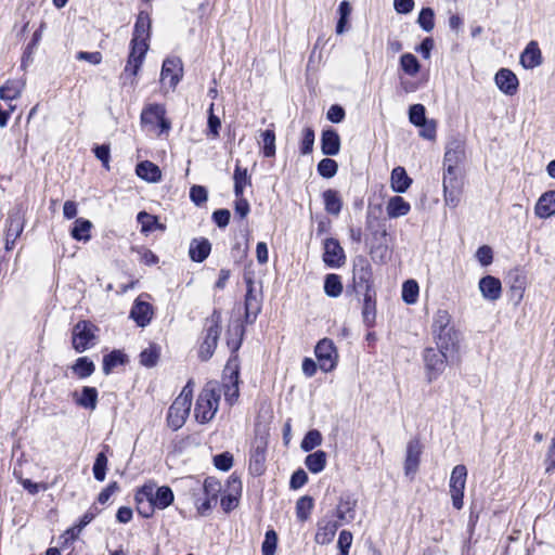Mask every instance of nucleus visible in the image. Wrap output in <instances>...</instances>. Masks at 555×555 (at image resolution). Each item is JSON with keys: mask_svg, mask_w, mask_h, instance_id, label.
Wrapping results in <instances>:
<instances>
[{"mask_svg": "<svg viewBox=\"0 0 555 555\" xmlns=\"http://www.w3.org/2000/svg\"><path fill=\"white\" fill-rule=\"evenodd\" d=\"M141 496L151 500L158 509L167 508L175 499L172 490L167 486L155 489L154 486L145 485L141 488Z\"/></svg>", "mask_w": 555, "mask_h": 555, "instance_id": "9b49d317", "label": "nucleus"}, {"mask_svg": "<svg viewBox=\"0 0 555 555\" xmlns=\"http://www.w3.org/2000/svg\"><path fill=\"white\" fill-rule=\"evenodd\" d=\"M203 490L207 498H211L217 503V493L220 491V483L215 480H205Z\"/></svg>", "mask_w": 555, "mask_h": 555, "instance_id": "774afa93", "label": "nucleus"}, {"mask_svg": "<svg viewBox=\"0 0 555 555\" xmlns=\"http://www.w3.org/2000/svg\"><path fill=\"white\" fill-rule=\"evenodd\" d=\"M478 288L488 301H496L502 296V283L493 275H486L479 280Z\"/></svg>", "mask_w": 555, "mask_h": 555, "instance_id": "dca6fc26", "label": "nucleus"}, {"mask_svg": "<svg viewBox=\"0 0 555 555\" xmlns=\"http://www.w3.org/2000/svg\"><path fill=\"white\" fill-rule=\"evenodd\" d=\"M358 500L353 494H345L340 498L337 508L336 516L343 522H350L356 517V507Z\"/></svg>", "mask_w": 555, "mask_h": 555, "instance_id": "6ab92c4d", "label": "nucleus"}, {"mask_svg": "<svg viewBox=\"0 0 555 555\" xmlns=\"http://www.w3.org/2000/svg\"><path fill=\"white\" fill-rule=\"evenodd\" d=\"M400 65L405 74L411 76L416 74V57L413 54H403L400 59Z\"/></svg>", "mask_w": 555, "mask_h": 555, "instance_id": "bf43d9fd", "label": "nucleus"}, {"mask_svg": "<svg viewBox=\"0 0 555 555\" xmlns=\"http://www.w3.org/2000/svg\"><path fill=\"white\" fill-rule=\"evenodd\" d=\"M391 188L395 192L403 193L412 183V179L406 175L403 167H396L391 172Z\"/></svg>", "mask_w": 555, "mask_h": 555, "instance_id": "473e14b6", "label": "nucleus"}, {"mask_svg": "<svg viewBox=\"0 0 555 555\" xmlns=\"http://www.w3.org/2000/svg\"><path fill=\"white\" fill-rule=\"evenodd\" d=\"M72 370L79 378H87L93 374L95 366L87 357H80L76 360Z\"/></svg>", "mask_w": 555, "mask_h": 555, "instance_id": "58836bf2", "label": "nucleus"}, {"mask_svg": "<svg viewBox=\"0 0 555 555\" xmlns=\"http://www.w3.org/2000/svg\"><path fill=\"white\" fill-rule=\"evenodd\" d=\"M308 481L307 473L299 468L291 477L289 486L292 489H299L304 487Z\"/></svg>", "mask_w": 555, "mask_h": 555, "instance_id": "69168bd1", "label": "nucleus"}, {"mask_svg": "<svg viewBox=\"0 0 555 555\" xmlns=\"http://www.w3.org/2000/svg\"><path fill=\"white\" fill-rule=\"evenodd\" d=\"M425 373L428 382L436 379L444 371L447 363L453 362L457 358L449 357L438 348H427L424 351Z\"/></svg>", "mask_w": 555, "mask_h": 555, "instance_id": "423d86ee", "label": "nucleus"}, {"mask_svg": "<svg viewBox=\"0 0 555 555\" xmlns=\"http://www.w3.org/2000/svg\"><path fill=\"white\" fill-rule=\"evenodd\" d=\"M465 159V143L460 138L451 139L446 146L444 176L462 177L461 164Z\"/></svg>", "mask_w": 555, "mask_h": 555, "instance_id": "20e7f679", "label": "nucleus"}, {"mask_svg": "<svg viewBox=\"0 0 555 555\" xmlns=\"http://www.w3.org/2000/svg\"><path fill=\"white\" fill-rule=\"evenodd\" d=\"M463 188L462 177L443 176V192L446 204L450 207H456L461 199Z\"/></svg>", "mask_w": 555, "mask_h": 555, "instance_id": "2eb2a0df", "label": "nucleus"}, {"mask_svg": "<svg viewBox=\"0 0 555 555\" xmlns=\"http://www.w3.org/2000/svg\"><path fill=\"white\" fill-rule=\"evenodd\" d=\"M496 87L505 94L513 95L518 89V78L508 68H501L494 77Z\"/></svg>", "mask_w": 555, "mask_h": 555, "instance_id": "a211bd4d", "label": "nucleus"}, {"mask_svg": "<svg viewBox=\"0 0 555 555\" xmlns=\"http://www.w3.org/2000/svg\"><path fill=\"white\" fill-rule=\"evenodd\" d=\"M520 64L533 69L542 64V53L537 41H530L520 54Z\"/></svg>", "mask_w": 555, "mask_h": 555, "instance_id": "aec40b11", "label": "nucleus"}, {"mask_svg": "<svg viewBox=\"0 0 555 555\" xmlns=\"http://www.w3.org/2000/svg\"><path fill=\"white\" fill-rule=\"evenodd\" d=\"M138 221L141 223L142 232L153 231L158 225L157 218L145 211L138 214Z\"/></svg>", "mask_w": 555, "mask_h": 555, "instance_id": "4d7b16f0", "label": "nucleus"}, {"mask_svg": "<svg viewBox=\"0 0 555 555\" xmlns=\"http://www.w3.org/2000/svg\"><path fill=\"white\" fill-rule=\"evenodd\" d=\"M338 169L337 163L332 158H323L318 164V172L324 178H332L336 175Z\"/></svg>", "mask_w": 555, "mask_h": 555, "instance_id": "8fccbe9b", "label": "nucleus"}, {"mask_svg": "<svg viewBox=\"0 0 555 555\" xmlns=\"http://www.w3.org/2000/svg\"><path fill=\"white\" fill-rule=\"evenodd\" d=\"M98 401V391L93 387L85 386L80 398L76 400L77 404L82 408L94 410Z\"/></svg>", "mask_w": 555, "mask_h": 555, "instance_id": "a19ab883", "label": "nucleus"}, {"mask_svg": "<svg viewBox=\"0 0 555 555\" xmlns=\"http://www.w3.org/2000/svg\"><path fill=\"white\" fill-rule=\"evenodd\" d=\"M337 529L338 524H336L335 521H320L318 524V530L314 538L315 542L321 545L328 544L334 539Z\"/></svg>", "mask_w": 555, "mask_h": 555, "instance_id": "c85d7f7f", "label": "nucleus"}, {"mask_svg": "<svg viewBox=\"0 0 555 555\" xmlns=\"http://www.w3.org/2000/svg\"><path fill=\"white\" fill-rule=\"evenodd\" d=\"M182 77V62L179 57H168L164 61L160 79L169 87L176 88Z\"/></svg>", "mask_w": 555, "mask_h": 555, "instance_id": "ddd939ff", "label": "nucleus"}, {"mask_svg": "<svg viewBox=\"0 0 555 555\" xmlns=\"http://www.w3.org/2000/svg\"><path fill=\"white\" fill-rule=\"evenodd\" d=\"M92 224L89 220L86 219H77L74 223V228L72 229V236L77 241H89L90 240V230Z\"/></svg>", "mask_w": 555, "mask_h": 555, "instance_id": "ea45409f", "label": "nucleus"}, {"mask_svg": "<svg viewBox=\"0 0 555 555\" xmlns=\"http://www.w3.org/2000/svg\"><path fill=\"white\" fill-rule=\"evenodd\" d=\"M220 127V118L214 114V103H211L208 109V130L214 138L219 135Z\"/></svg>", "mask_w": 555, "mask_h": 555, "instance_id": "680f3d73", "label": "nucleus"}, {"mask_svg": "<svg viewBox=\"0 0 555 555\" xmlns=\"http://www.w3.org/2000/svg\"><path fill=\"white\" fill-rule=\"evenodd\" d=\"M211 244L205 237L193 238L190 243L189 256L195 262H203L210 254Z\"/></svg>", "mask_w": 555, "mask_h": 555, "instance_id": "393cba45", "label": "nucleus"}, {"mask_svg": "<svg viewBox=\"0 0 555 555\" xmlns=\"http://www.w3.org/2000/svg\"><path fill=\"white\" fill-rule=\"evenodd\" d=\"M263 143V155L273 157L275 155V133L272 129H267L261 133Z\"/></svg>", "mask_w": 555, "mask_h": 555, "instance_id": "49530a36", "label": "nucleus"}, {"mask_svg": "<svg viewBox=\"0 0 555 555\" xmlns=\"http://www.w3.org/2000/svg\"><path fill=\"white\" fill-rule=\"evenodd\" d=\"M260 311V305L254 289H247L245 295V319L253 323Z\"/></svg>", "mask_w": 555, "mask_h": 555, "instance_id": "c9c22d12", "label": "nucleus"}, {"mask_svg": "<svg viewBox=\"0 0 555 555\" xmlns=\"http://www.w3.org/2000/svg\"><path fill=\"white\" fill-rule=\"evenodd\" d=\"M402 299L406 304L416 302V281L408 280L402 286Z\"/></svg>", "mask_w": 555, "mask_h": 555, "instance_id": "6e6d98bb", "label": "nucleus"}, {"mask_svg": "<svg viewBox=\"0 0 555 555\" xmlns=\"http://www.w3.org/2000/svg\"><path fill=\"white\" fill-rule=\"evenodd\" d=\"M151 20L147 13L141 11L134 24L131 39V51L124 74L135 76L149 49Z\"/></svg>", "mask_w": 555, "mask_h": 555, "instance_id": "f03ea898", "label": "nucleus"}, {"mask_svg": "<svg viewBox=\"0 0 555 555\" xmlns=\"http://www.w3.org/2000/svg\"><path fill=\"white\" fill-rule=\"evenodd\" d=\"M139 254V260L147 266L156 264L158 257L147 248H132Z\"/></svg>", "mask_w": 555, "mask_h": 555, "instance_id": "0e129e2a", "label": "nucleus"}, {"mask_svg": "<svg viewBox=\"0 0 555 555\" xmlns=\"http://www.w3.org/2000/svg\"><path fill=\"white\" fill-rule=\"evenodd\" d=\"M219 335L220 326L218 321L211 320V324L206 328L205 338L198 350V356L203 361H207L214 354Z\"/></svg>", "mask_w": 555, "mask_h": 555, "instance_id": "f8f14e48", "label": "nucleus"}, {"mask_svg": "<svg viewBox=\"0 0 555 555\" xmlns=\"http://www.w3.org/2000/svg\"><path fill=\"white\" fill-rule=\"evenodd\" d=\"M73 348L83 352L93 345L94 326L88 321H79L73 328Z\"/></svg>", "mask_w": 555, "mask_h": 555, "instance_id": "9d476101", "label": "nucleus"}, {"mask_svg": "<svg viewBox=\"0 0 555 555\" xmlns=\"http://www.w3.org/2000/svg\"><path fill=\"white\" fill-rule=\"evenodd\" d=\"M24 223L18 214L10 215L7 220L5 248L8 250L14 247L15 241L21 235Z\"/></svg>", "mask_w": 555, "mask_h": 555, "instance_id": "412c9836", "label": "nucleus"}, {"mask_svg": "<svg viewBox=\"0 0 555 555\" xmlns=\"http://www.w3.org/2000/svg\"><path fill=\"white\" fill-rule=\"evenodd\" d=\"M191 405L188 395L178 396L168 410V426L173 430L181 428L189 416Z\"/></svg>", "mask_w": 555, "mask_h": 555, "instance_id": "6e6552de", "label": "nucleus"}, {"mask_svg": "<svg viewBox=\"0 0 555 555\" xmlns=\"http://www.w3.org/2000/svg\"><path fill=\"white\" fill-rule=\"evenodd\" d=\"M238 369L234 367L230 373L229 383L223 385L224 399L230 405H233L238 399Z\"/></svg>", "mask_w": 555, "mask_h": 555, "instance_id": "7c9ffc66", "label": "nucleus"}, {"mask_svg": "<svg viewBox=\"0 0 555 555\" xmlns=\"http://www.w3.org/2000/svg\"><path fill=\"white\" fill-rule=\"evenodd\" d=\"M410 210V205L400 196H393L387 205V214L391 218L404 216Z\"/></svg>", "mask_w": 555, "mask_h": 555, "instance_id": "e433bc0d", "label": "nucleus"}, {"mask_svg": "<svg viewBox=\"0 0 555 555\" xmlns=\"http://www.w3.org/2000/svg\"><path fill=\"white\" fill-rule=\"evenodd\" d=\"M165 107L160 104H151L141 113V122L144 125H153L158 122L165 116Z\"/></svg>", "mask_w": 555, "mask_h": 555, "instance_id": "f704fd0d", "label": "nucleus"}, {"mask_svg": "<svg viewBox=\"0 0 555 555\" xmlns=\"http://www.w3.org/2000/svg\"><path fill=\"white\" fill-rule=\"evenodd\" d=\"M418 25L425 31H431L435 27V14L430 8H423L418 13Z\"/></svg>", "mask_w": 555, "mask_h": 555, "instance_id": "3c124183", "label": "nucleus"}, {"mask_svg": "<svg viewBox=\"0 0 555 555\" xmlns=\"http://www.w3.org/2000/svg\"><path fill=\"white\" fill-rule=\"evenodd\" d=\"M476 258L482 267H487L492 263L493 251L488 245L480 246L476 251Z\"/></svg>", "mask_w": 555, "mask_h": 555, "instance_id": "052dcab7", "label": "nucleus"}, {"mask_svg": "<svg viewBox=\"0 0 555 555\" xmlns=\"http://www.w3.org/2000/svg\"><path fill=\"white\" fill-rule=\"evenodd\" d=\"M25 87V82L21 79H9L0 87V99L3 101H12L21 96Z\"/></svg>", "mask_w": 555, "mask_h": 555, "instance_id": "c756f323", "label": "nucleus"}, {"mask_svg": "<svg viewBox=\"0 0 555 555\" xmlns=\"http://www.w3.org/2000/svg\"><path fill=\"white\" fill-rule=\"evenodd\" d=\"M278 544V535L274 530H268L262 542V555H274Z\"/></svg>", "mask_w": 555, "mask_h": 555, "instance_id": "864d4df0", "label": "nucleus"}, {"mask_svg": "<svg viewBox=\"0 0 555 555\" xmlns=\"http://www.w3.org/2000/svg\"><path fill=\"white\" fill-rule=\"evenodd\" d=\"M321 150L327 156H335L339 153L340 138L336 130L326 129L322 132Z\"/></svg>", "mask_w": 555, "mask_h": 555, "instance_id": "b1692460", "label": "nucleus"}, {"mask_svg": "<svg viewBox=\"0 0 555 555\" xmlns=\"http://www.w3.org/2000/svg\"><path fill=\"white\" fill-rule=\"evenodd\" d=\"M327 455L324 451L318 450L305 459V465L312 474L321 473L326 466Z\"/></svg>", "mask_w": 555, "mask_h": 555, "instance_id": "72a5a7b5", "label": "nucleus"}, {"mask_svg": "<svg viewBox=\"0 0 555 555\" xmlns=\"http://www.w3.org/2000/svg\"><path fill=\"white\" fill-rule=\"evenodd\" d=\"M135 173L141 179L152 183L158 182L162 179L159 167L149 160L139 163L135 167Z\"/></svg>", "mask_w": 555, "mask_h": 555, "instance_id": "cd10ccee", "label": "nucleus"}, {"mask_svg": "<svg viewBox=\"0 0 555 555\" xmlns=\"http://www.w3.org/2000/svg\"><path fill=\"white\" fill-rule=\"evenodd\" d=\"M345 253L339 242L335 238H326L324 242L323 261L331 268H339L345 263Z\"/></svg>", "mask_w": 555, "mask_h": 555, "instance_id": "4468645a", "label": "nucleus"}, {"mask_svg": "<svg viewBox=\"0 0 555 555\" xmlns=\"http://www.w3.org/2000/svg\"><path fill=\"white\" fill-rule=\"evenodd\" d=\"M324 292L330 297H338L343 293V284L339 275L327 274L324 282Z\"/></svg>", "mask_w": 555, "mask_h": 555, "instance_id": "79ce46f5", "label": "nucleus"}, {"mask_svg": "<svg viewBox=\"0 0 555 555\" xmlns=\"http://www.w3.org/2000/svg\"><path fill=\"white\" fill-rule=\"evenodd\" d=\"M322 443V435L317 429L309 430L301 440L300 448L305 452H309Z\"/></svg>", "mask_w": 555, "mask_h": 555, "instance_id": "a18cd8bd", "label": "nucleus"}, {"mask_svg": "<svg viewBox=\"0 0 555 555\" xmlns=\"http://www.w3.org/2000/svg\"><path fill=\"white\" fill-rule=\"evenodd\" d=\"M264 462L266 443L263 441H257L250 453L249 469L255 475H261L264 470Z\"/></svg>", "mask_w": 555, "mask_h": 555, "instance_id": "a878e982", "label": "nucleus"}, {"mask_svg": "<svg viewBox=\"0 0 555 555\" xmlns=\"http://www.w3.org/2000/svg\"><path fill=\"white\" fill-rule=\"evenodd\" d=\"M352 284L356 293H374L372 266L363 256H359L354 259Z\"/></svg>", "mask_w": 555, "mask_h": 555, "instance_id": "39448f33", "label": "nucleus"}, {"mask_svg": "<svg viewBox=\"0 0 555 555\" xmlns=\"http://www.w3.org/2000/svg\"><path fill=\"white\" fill-rule=\"evenodd\" d=\"M314 353L323 372L328 373L336 367L338 354L331 339H321L315 346Z\"/></svg>", "mask_w": 555, "mask_h": 555, "instance_id": "1a4fd4ad", "label": "nucleus"}, {"mask_svg": "<svg viewBox=\"0 0 555 555\" xmlns=\"http://www.w3.org/2000/svg\"><path fill=\"white\" fill-rule=\"evenodd\" d=\"M324 208L327 214L338 216L343 208V201L336 190L328 189L322 194Z\"/></svg>", "mask_w": 555, "mask_h": 555, "instance_id": "2f4dec72", "label": "nucleus"}, {"mask_svg": "<svg viewBox=\"0 0 555 555\" xmlns=\"http://www.w3.org/2000/svg\"><path fill=\"white\" fill-rule=\"evenodd\" d=\"M215 466L222 470L228 472L233 465V456L229 452H223L214 456Z\"/></svg>", "mask_w": 555, "mask_h": 555, "instance_id": "13d9d810", "label": "nucleus"}, {"mask_svg": "<svg viewBox=\"0 0 555 555\" xmlns=\"http://www.w3.org/2000/svg\"><path fill=\"white\" fill-rule=\"evenodd\" d=\"M190 198L196 205H202L207 201V191L202 185H193L190 190Z\"/></svg>", "mask_w": 555, "mask_h": 555, "instance_id": "e2e57ef3", "label": "nucleus"}, {"mask_svg": "<svg viewBox=\"0 0 555 555\" xmlns=\"http://www.w3.org/2000/svg\"><path fill=\"white\" fill-rule=\"evenodd\" d=\"M124 362V354L120 351H112L103 358V371L109 374L111 371Z\"/></svg>", "mask_w": 555, "mask_h": 555, "instance_id": "603ef678", "label": "nucleus"}, {"mask_svg": "<svg viewBox=\"0 0 555 555\" xmlns=\"http://www.w3.org/2000/svg\"><path fill=\"white\" fill-rule=\"evenodd\" d=\"M313 508V500L310 496H301L296 503V515L300 521H306Z\"/></svg>", "mask_w": 555, "mask_h": 555, "instance_id": "c03bdc74", "label": "nucleus"}, {"mask_svg": "<svg viewBox=\"0 0 555 555\" xmlns=\"http://www.w3.org/2000/svg\"><path fill=\"white\" fill-rule=\"evenodd\" d=\"M233 179L234 194L236 197H241L243 195L245 186L250 184V178L247 173V169L241 168V166L237 163L235 166Z\"/></svg>", "mask_w": 555, "mask_h": 555, "instance_id": "4c0bfd02", "label": "nucleus"}, {"mask_svg": "<svg viewBox=\"0 0 555 555\" xmlns=\"http://www.w3.org/2000/svg\"><path fill=\"white\" fill-rule=\"evenodd\" d=\"M362 320L366 327H373L376 320V298L374 293L363 294Z\"/></svg>", "mask_w": 555, "mask_h": 555, "instance_id": "bb28decb", "label": "nucleus"}, {"mask_svg": "<svg viewBox=\"0 0 555 555\" xmlns=\"http://www.w3.org/2000/svg\"><path fill=\"white\" fill-rule=\"evenodd\" d=\"M106 467H107V457L104 452H100L93 464V475L94 478L99 481H103L106 476Z\"/></svg>", "mask_w": 555, "mask_h": 555, "instance_id": "09e8293b", "label": "nucleus"}, {"mask_svg": "<svg viewBox=\"0 0 555 555\" xmlns=\"http://www.w3.org/2000/svg\"><path fill=\"white\" fill-rule=\"evenodd\" d=\"M431 334L438 349L443 350L449 357L457 358L463 334L447 310H438L435 313Z\"/></svg>", "mask_w": 555, "mask_h": 555, "instance_id": "f257e3e1", "label": "nucleus"}, {"mask_svg": "<svg viewBox=\"0 0 555 555\" xmlns=\"http://www.w3.org/2000/svg\"><path fill=\"white\" fill-rule=\"evenodd\" d=\"M467 478V468L465 465H456L450 476V494L453 507L461 509L463 507L464 489Z\"/></svg>", "mask_w": 555, "mask_h": 555, "instance_id": "0eeeda50", "label": "nucleus"}, {"mask_svg": "<svg viewBox=\"0 0 555 555\" xmlns=\"http://www.w3.org/2000/svg\"><path fill=\"white\" fill-rule=\"evenodd\" d=\"M138 502V512L141 516L149 518L153 515L156 506L153 504L151 500H145L144 496H141V490L138 492L137 496Z\"/></svg>", "mask_w": 555, "mask_h": 555, "instance_id": "5fc2aeb1", "label": "nucleus"}, {"mask_svg": "<svg viewBox=\"0 0 555 555\" xmlns=\"http://www.w3.org/2000/svg\"><path fill=\"white\" fill-rule=\"evenodd\" d=\"M160 354V347L152 344L140 353V363L146 367L156 365Z\"/></svg>", "mask_w": 555, "mask_h": 555, "instance_id": "37998d69", "label": "nucleus"}, {"mask_svg": "<svg viewBox=\"0 0 555 555\" xmlns=\"http://www.w3.org/2000/svg\"><path fill=\"white\" fill-rule=\"evenodd\" d=\"M534 212L541 219L555 215V191H547L540 196L535 204Z\"/></svg>", "mask_w": 555, "mask_h": 555, "instance_id": "5701e85b", "label": "nucleus"}, {"mask_svg": "<svg viewBox=\"0 0 555 555\" xmlns=\"http://www.w3.org/2000/svg\"><path fill=\"white\" fill-rule=\"evenodd\" d=\"M221 389L216 382H209L201 390L196 400L194 415L198 423H209L216 415L220 402Z\"/></svg>", "mask_w": 555, "mask_h": 555, "instance_id": "7ed1b4c3", "label": "nucleus"}, {"mask_svg": "<svg viewBox=\"0 0 555 555\" xmlns=\"http://www.w3.org/2000/svg\"><path fill=\"white\" fill-rule=\"evenodd\" d=\"M314 139V130L311 127H306L302 130V138L300 142V153L302 155H308L313 151Z\"/></svg>", "mask_w": 555, "mask_h": 555, "instance_id": "de8ad7c7", "label": "nucleus"}, {"mask_svg": "<svg viewBox=\"0 0 555 555\" xmlns=\"http://www.w3.org/2000/svg\"><path fill=\"white\" fill-rule=\"evenodd\" d=\"M139 296L130 310V318L137 323L138 326L144 327L150 324L153 317V307L147 301L142 300Z\"/></svg>", "mask_w": 555, "mask_h": 555, "instance_id": "f3484780", "label": "nucleus"}, {"mask_svg": "<svg viewBox=\"0 0 555 555\" xmlns=\"http://www.w3.org/2000/svg\"><path fill=\"white\" fill-rule=\"evenodd\" d=\"M425 113V106L418 103V135L428 141H435L437 122L435 119H428Z\"/></svg>", "mask_w": 555, "mask_h": 555, "instance_id": "4be33fe9", "label": "nucleus"}, {"mask_svg": "<svg viewBox=\"0 0 555 555\" xmlns=\"http://www.w3.org/2000/svg\"><path fill=\"white\" fill-rule=\"evenodd\" d=\"M231 214L228 209H218L212 214V220L219 228H225L230 222Z\"/></svg>", "mask_w": 555, "mask_h": 555, "instance_id": "338daca9", "label": "nucleus"}]
</instances>
